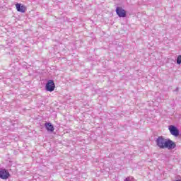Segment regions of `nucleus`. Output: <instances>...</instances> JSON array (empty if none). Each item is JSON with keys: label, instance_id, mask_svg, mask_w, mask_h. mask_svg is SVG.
I'll return each instance as SVG.
<instances>
[{"label": "nucleus", "instance_id": "obj_1", "mask_svg": "<svg viewBox=\"0 0 181 181\" xmlns=\"http://www.w3.org/2000/svg\"><path fill=\"white\" fill-rule=\"evenodd\" d=\"M156 144L160 149H175L176 148V143L170 139H166L163 136H160L156 139Z\"/></svg>", "mask_w": 181, "mask_h": 181}, {"label": "nucleus", "instance_id": "obj_2", "mask_svg": "<svg viewBox=\"0 0 181 181\" xmlns=\"http://www.w3.org/2000/svg\"><path fill=\"white\" fill-rule=\"evenodd\" d=\"M56 88V85H54V81L53 80H49L45 86V90L47 91H54V88Z\"/></svg>", "mask_w": 181, "mask_h": 181}, {"label": "nucleus", "instance_id": "obj_3", "mask_svg": "<svg viewBox=\"0 0 181 181\" xmlns=\"http://www.w3.org/2000/svg\"><path fill=\"white\" fill-rule=\"evenodd\" d=\"M168 129L171 134V135H173V136H179V129H177V127L173 126V125H170L168 127Z\"/></svg>", "mask_w": 181, "mask_h": 181}, {"label": "nucleus", "instance_id": "obj_4", "mask_svg": "<svg viewBox=\"0 0 181 181\" xmlns=\"http://www.w3.org/2000/svg\"><path fill=\"white\" fill-rule=\"evenodd\" d=\"M116 13L118 15L119 18H125V16H127V11L121 7L116 8Z\"/></svg>", "mask_w": 181, "mask_h": 181}, {"label": "nucleus", "instance_id": "obj_5", "mask_svg": "<svg viewBox=\"0 0 181 181\" xmlns=\"http://www.w3.org/2000/svg\"><path fill=\"white\" fill-rule=\"evenodd\" d=\"M9 177V172L6 169L0 170V179L6 180Z\"/></svg>", "mask_w": 181, "mask_h": 181}, {"label": "nucleus", "instance_id": "obj_6", "mask_svg": "<svg viewBox=\"0 0 181 181\" xmlns=\"http://www.w3.org/2000/svg\"><path fill=\"white\" fill-rule=\"evenodd\" d=\"M45 127L47 131H50L51 132H53L54 131V127H53V124L52 123H45Z\"/></svg>", "mask_w": 181, "mask_h": 181}, {"label": "nucleus", "instance_id": "obj_7", "mask_svg": "<svg viewBox=\"0 0 181 181\" xmlns=\"http://www.w3.org/2000/svg\"><path fill=\"white\" fill-rule=\"evenodd\" d=\"M16 8L18 12H21L22 13H25V6H24L17 4L16 5Z\"/></svg>", "mask_w": 181, "mask_h": 181}, {"label": "nucleus", "instance_id": "obj_8", "mask_svg": "<svg viewBox=\"0 0 181 181\" xmlns=\"http://www.w3.org/2000/svg\"><path fill=\"white\" fill-rule=\"evenodd\" d=\"M177 64H181V55H179L177 58Z\"/></svg>", "mask_w": 181, "mask_h": 181}]
</instances>
